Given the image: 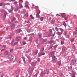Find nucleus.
Returning a JSON list of instances; mask_svg holds the SVG:
<instances>
[{
  "label": "nucleus",
  "mask_w": 77,
  "mask_h": 77,
  "mask_svg": "<svg viewBox=\"0 0 77 77\" xmlns=\"http://www.w3.org/2000/svg\"><path fill=\"white\" fill-rule=\"evenodd\" d=\"M0 12L2 13H3V12H5V13L4 14V17L3 19V20H5L6 17V14H8V13H7V12H6L5 10H4V9H1Z\"/></svg>",
  "instance_id": "obj_1"
},
{
  "label": "nucleus",
  "mask_w": 77,
  "mask_h": 77,
  "mask_svg": "<svg viewBox=\"0 0 77 77\" xmlns=\"http://www.w3.org/2000/svg\"><path fill=\"white\" fill-rule=\"evenodd\" d=\"M33 71V68L32 67H29V74H32Z\"/></svg>",
  "instance_id": "obj_2"
},
{
  "label": "nucleus",
  "mask_w": 77,
  "mask_h": 77,
  "mask_svg": "<svg viewBox=\"0 0 77 77\" xmlns=\"http://www.w3.org/2000/svg\"><path fill=\"white\" fill-rule=\"evenodd\" d=\"M54 51H53L52 52H51L49 53V57H53L54 55Z\"/></svg>",
  "instance_id": "obj_3"
},
{
  "label": "nucleus",
  "mask_w": 77,
  "mask_h": 77,
  "mask_svg": "<svg viewBox=\"0 0 77 77\" xmlns=\"http://www.w3.org/2000/svg\"><path fill=\"white\" fill-rule=\"evenodd\" d=\"M9 53L8 51H6L5 53V54L8 56V58L10 59V55H9Z\"/></svg>",
  "instance_id": "obj_4"
},
{
  "label": "nucleus",
  "mask_w": 77,
  "mask_h": 77,
  "mask_svg": "<svg viewBox=\"0 0 77 77\" xmlns=\"http://www.w3.org/2000/svg\"><path fill=\"white\" fill-rule=\"evenodd\" d=\"M76 62V60H73L72 61V63H70V65H73Z\"/></svg>",
  "instance_id": "obj_5"
},
{
  "label": "nucleus",
  "mask_w": 77,
  "mask_h": 77,
  "mask_svg": "<svg viewBox=\"0 0 77 77\" xmlns=\"http://www.w3.org/2000/svg\"><path fill=\"white\" fill-rule=\"evenodd\" d=\"M18 44V42H15V43H14V41H13L11 43V45H13V46H14V45H17Z\"/></svg>",
  "instance_id": "obj_6"
},
{
  "label": "nucleus",
  "mask_w": 77,
  "mask_h": 77,
  "mask_svg": "<svg viewBox=\"0 0 77 77\" xmlns=\"http://www.w3.org/2000/svg\"><path fill=\"white\" fill-rule=\"evenodd\" d=\"M36 61H34L32 62L31 65L32 66H35V65H36Z\"/></svg>",
  "instance_id": "obj_7"
},
{
  "label": "nucleus",
  "mask_w": 77,
  "mask_h": 77,
  "mask_svg": "<svg viewBox=\"0 0 77 77\" xmlns=\"http://www.w3.org/2000/svg\"><path fill=\"white\" fill-rule=\"evenodd\" d=\"M45 53L42 52L41 53L38 54V57H40V56H42V55H45Z\"/></svg>",
  "instance_id": "obj_8"
},
{
  "label": "nucleus",
  "mask_w": 77,
  "mask_h": 77,
  "mask_svg": "<svg viewBox=\"0 0 77 77\" xmlns=\"http://www.w3.org/2000/svg\"><path fill=\"white\" fill-rule=\"evenodd\" d=\"M52 59L54 62H56V61L57 60V59L56 58V57H55L54 56L52 57Z\"/></svg>",
  "instance_id": "obj_9"
},
{
  "label": "nucleus",
  "mask_w": 77,
  "mask_h": 77,
  "mask_svg": "<svg viewBox=\"0 0 77 77\" xmlns=\"http://www.w3.org/2000/svg\"><path fill=\"white\" fill-rule=\"evenodd\" d=\"M21 37H18L16 38V40H17V41H20V40H21Z\"/></svg>",
  "instance_id": "obj_10"
},
{
  "label": "nucleus",
  "mask_w": 77,
  "mask_h": 77,
  "mask_svg": "<svg viewBox=\"0 0 77 77\" xmlns=\"http://www.w3.org/2000/svg\"><path fill=\"white\" fill-rule=\"evenodd\" d=\"M66 50V48L65 47H63L62 48V51H63V52H65Z\"/></svg>",
  "instance_id": "obj_11"
},
{
  "label": "nucleus",
  "mask_w": 77,
  "mask_h": 77,
  "mask_svg": "<svg viewBox=\"0 0 77 77\" xmlns=\"http://www.w3.org/2000/svg\"><path fill=\"white\" fill-rule=\"evenodd\" d=\"M49 31L51 32V34H49L48 35V36L50 37V36H51L52 35V29H50Z\"/></svg>",
  "instance_id": "obj_12"
},
{
  "label": "nucleus",
  "mask_w": 77,
  "mask_h": 77,
  "mask_svg": "<svg viewBox=\"0 0 77 77\" xmlns=\"http://www.w3.org/2000/svg\"><path fill=\"white\" fill-rule=\"evenodd\" d=\"M10 60H13V59H14V57L12 55H10Z\"/></svg>",
  "instance_id": "obj_13"
},
{
  "label": "nucleus",
  "mask_w": 77,
  "mask_h": 77,
  "mask_svg": "<svg viewBox=\"0 0 77 77\" xmlns=\"http://www.w3.org/2000/svg\"><path fill=\"white\" fill-rule=\"evenodd\" d=\"M39 12L38 13H37V14L36 16L37 17H38V18H40V16H39V14H40V11H39Z\"/></svg>",
  "instance_id": "obj_14"
},
{
  "label": "nucleus",
  "mask_w": 77,
  "mask_h": 77,
  "mask_svg": "<svg viewBox=\"0 0 77 77\" xmlns=\"http://www.w3.org/2000/svg\"><path fill=\"white\" fill-rule=\"evenodd\" d=\"M11 9L10 11V12H12V11H13V9H14V7L12 6H11Z\"/></svg>",
  "instance_id": "obj_15"
},
{
  "label": "nucleus",
  "mask_w": 77,
  "mask_h": 77,
  "mask_svg": "<svg viewBox=\"0 0 77 77\" xmlns=\"http://www.w3.org/2000/svg\"><path fill=\"white\" fill-rule=\"evenodd\" d=\"M20 32H21V29H17L16 30V33H20Z\"/></svg>",
  "instance_id": "obj_16"
},
{
  "label": "nucleus",
  "mask_w": 77,
  "mask_h": 77,
  "mask_svg": "<svg viewBox=\"0 0 77 77\" xmlns=\"http://www.w3.org/2000/svg\"><path fill=\"white\" fill-rule=\"evenodd\" d=\"M51 23L52 24H54V23H55V20H52L51 21Z\"/></svg>",
  "instance_id": "obj_17"
},
{
  "label": "nucleus",
  "mask_w": 77,
  "mask_h": 77,
  "mask_svg": "<svg viewBox=\"0 0 77 77\" xmlns=\"http://www.w3.org/2000/svg\"><path fill=\"white\" fill-rule=\"evenodd\" d=\"M57 35H60L62 34V33L61 32H57Z\"/></svg>",
  "instance_id": "obj_18"
},
{
  "label": "nucleus",
  "mask_w": 77,
  "mask_h": 77,
  "mask_svg": "<svg viewBox=\"0 0 77 77\" xmlns=\"http://www.w3.org/2000/svg\"><path fill=\"white\" fill-rule=\"evenodd\" d=\"M43 74H45V71H44L42 72L41 74V76H42V75H43Z\"/></svg>",
  "instance_id": "obj_19"
},
{
  "label": "nucleus",
  "mask_w": 77,
  "mask_h": 77,
  "mask_svg": "<svg viewBox=\"0 0 77 77\" xmlns=\"http://www.w3.org/2000/svg\"><path fill=\"white\" fill-rule=\"evenodd\" d=\"M66 15H65V14L64 13H63L62 14V17H65Z\"/></svg>",
  "instance_id": "obj_20"
},
{
  "label": "nucleus",
  "mask_w": 77,
  "mask_h": 77,
  "mask_svg": "<svg viewBox=\"0 0 77 77\" xmlns=\"http://www.w3.org/2000/svg\"><path fill=\"white\" fill-rule=\"evenodd\" d=\"M53 47V45H51L50 47L48 49V50H50L51 48H52Z\"/></svg>",
  "instance_id": "obj_21"
},
{
  "label": "nucleus",
  "mask_w": 77,
  "mask_h": 77,
  "mask_svg": "<svg viewBox=\"0 0 77 77\" xmlns=\"http://www.w3.org/2000/svg\"><path fill=\"white\" fill-rule=\"evenodd\" d=\"M59 29H58L57 28V27H56L55 30H56V31H57V32H59Z\"/></svg>",
  "instance_id": "obj_22"
},
{
  "label": "nucleus",
  "mask_w": 77,
  "mask_h": 77,
  "mask_svg": "<svg viewBox=\"0 0 77 77\" xmlns=\"http://www.w3.org/2000/svg\"><path fill=\"white\" fill-rule=\"evenodd\" d=\"M25 7L26 8H29V5L27 4L25 5Z\"/></svg>",
  "instance_id": "obj_23"
},
{
  "label": "nucleus",
  "mask_w": 77,
  "mask_h": 77,
  "mask_svg": "<svg viewBox=\"0 0 77 77\" xmlns=\"http://www.w3.org/2000/svg\"><path fill=\"white\" fill-rule=\"evenodd\" d=\"M25 15L26 17H27L28 16H29V15L28 14V13H26V14H25Z\"/></svg>",
  "instance_id": "obj_24"
},
{
  "label": "nucleus",
  "mask_w": 77,
  "mask_h": 77,
  "mask_svg": "<svg viewBox=\"0 0 77 77\" xmlns=\"http://www.w3.org/2000/svg\"><path fill=\"white\" fill-rule=\"evenodd\" d=\"M20 7L19 8H23V5L21 4H19Z\"/></svg>",
  "instance_id": "obj_25"
},
{
  "label": "nucleus",
  "mask_w": 77,
  "mask_h": 77,
  "mask_svg": "<svg viewBox=\"0 0 77 77\" xmlns=\"http://www.w3.org/2000/svg\"><path fill=\"white\" fill-rule=\"evenodd\" d=\"M53 43V41H51L48 42V44H51Z\"/></svg>",
  "instance_id": "obj_26"
},
{
  "label": "nucleus",
  "mask_w": 77,
  "mask_h": 77,
  "mask_svg": "<svg viewBox=\"0 0 77 77\" xmlns=\"http://www.w3.org/2000/svg\"><path fill=\"white\" fill-rule=\"evenodd\" d=\"M63 26H66V23H65V22H63Z\"/></svg>",
  "instance_id": "obj_27"
},
{
  "label": "nucleus",
  "mask_w": 77,
  "mask_h": 77,
  "mask_svg": "<svg viewBox=\"0 0 77 77\" xmlns=\"http://www.w3.org/2000/svg\"><path fill=\"white\" fill-rule=\"evenodd\" d=\"M59 30H60L61 32H63V29L62 28H59Z\"/></svg>",
  "instance_id": "obj_28"
},
{
  "label": "nucleus",
  "mask_w": 77,
  "mask_h": 77,
  "mask_svg": "<svg viewBox=\"0 0 77 77\" xmlns=\"http://www.w3.org/2000/svg\"><path fill=\"white\" fill-rule=\"evenodd\" d=\"M58 65H61V63L60 62V61H58Z\"/></svg>",
  "instance_id": "obj_29"
},
{
  "label": "nucleus",
  "mask_w": 77,
  "mask_h": 77,
  "mask_svg": "<svg viewBox=\"0 0 77 77\" xmlns=\"http://www.w3.org/2000/svg\"><path fill=\"white\" fill-rule=\"evenodd\" d=\"M18 10V8H16L14 9V11L17 12V11Z\"/></svg>",
  "instance_id": "obj_30"
},
{
  "label": "nucleus",
  "mask_w": 77,
  "mask_h": 77,
  "mask_svg": "<svg viewBox=\"0 0 77 77\" xmlns=\"http://www.w3.org/2000/svg\"><path fill=\"white\" fill-rule=\"evenodd\" d=\"M30 17H31V18H32V19H34V17H33V16H32V15H30Z\"/></svg>",
  "instance_id": "obj_31"
},
{
  "label": "nucleus",
  "mask_w": 77,
  "mask_h": 77,
  "mask_svg": "<svg viewBox=\"0 0 77 77\" xmlns=\"http://www.w3.org/2000/svg\"><path fill=\"white\" fill-rule=\"evenodd\" d=\"M74 41V38H72L71 40V41L72 42H73Z\"/></svg>",
  "instance_id": "obj_32"
},
{
  "label": "nucleus",
  "mask_w": 77,
  "mask_h": 77,
  "mask_svg": "<svg viewBox=\"0 0 77 77\" xmlns=\"http://www.w3.org/2000/svg\"><path fill=\"white\" fill-rule=\"evenodd\" d=\"M10 4L9 3H5V5H9Z\"/></svg>",
  "instance_id": "obj_33"
},
{
  "label": "nucleus",
  "mask_w": 77,
  "mask_h": 77,
  "mask_svg": "<svg viewBox=\"0 0 77 77\" xmlns=\"http://www.w3.org/2000/svg\"><path fill=\"white\" fill-rule=\"evenodd\" d=\"M38 54V50H37L36 52L34 54Z\"/></svg>",
  "instance_id": "obj_34"
},
{
  "label": "nucleus",
  "mask_w": 77,
  "mask_h": 77,
  "mask_svg": "<svg viewBox=\"0 0 77 77\" xmlns=\"http://www.w3.org/2000/svg\"><path fill=\"white\" fill-rule=\"evenodd\" d=\"M39 37L40 38H41V37H42V35L41 34H39Z\"/></svg>",
  "instance_id": "obj_35"
},
{
  "label": "nucleus",
  "mask_w": 77,
  "mask_h": 77,
  "mask_svg": "<svg viewBox=\"0 0 77 77\" xmlns=\"http://www.w3.org/2000/svg\"><path fill=\"white\" fill-rule=\"evenodd\" d=\"M44 19V17H42V18L40 19L41 21H43V19Z\"/></svg>",
  "instance_id": "obj_36"
},
{
  "label": "nucleus",
  "mask_w": 77,
  "mask_h": 77,
  "mask_svg": "<svg viewBox=\"0 0 77 77\" xmlns=\"http://www.w3.org/2000/svg\"><path fill=\"white\" fill-rule=\"evenodd\" d=\"M23 60L24 63H26V61H25V58H23Z\"/></svg>",
  "instance_id": "obj_37"
},
{
  "label": "nucleus",
  "mask_w": 77,
  "mask_h": 77,
  "mask_svg": "<svg viewBox=\"0 0 77 77\" xmlns=\"http://www.w3.org/2000/svg\"><path fill=\"white\" fill-rule=\"evenodd\" d=\"M72 72L73 74H75V71H72Z\"/></svg>",
  "instance_id": "obj_38"
},
{
  "label": "nucleus",
  "mask_w": 77,
  "mask_h": 77,
  "mask_svg": "<svg viewBox=\"0 0 77 77\" xmlns=\"http://www.w3.org/2000/svg\"><path fill=\"white\" fill-rule=\"evenodd\" d=\"M2 47H4V48H6V46L5 45H2Z\"/></svg>",
  "instance_id": "obj_39"
},
{
  "label": "nucleus",
  "mask_w": 77,
  "mask_h": 77,
  "mask_svg": "<svg viewBox=\"0 0 77 77\" xmlns=\"http://www.w3.org/2000/svg\"><path fill=\"white\" fill-rule=\"evenodd\" d=\"M16 20V19H15V17H14L12 19V21H15V20Z\"/></svg>",
  "instance_id": "obj_40"
},
{
  "label": "nucleus",
  "mask_w": 77,
  "mask_h": 77,
  "mask_svg": "<svg viewBox=\"0 0 77 77\" xmlns=\"http://www.w3.org/2000/svg\"><path fill=\"white\" fill-rule=\"evenodd\" d=\"M73 45V47L72 48L73 49H75V46H74V45Z\"/></svg>",
  "instance_id": "obj_41"
},
{
  "label": "nucleus",
  "mask_w": 77,
  "mask_h": 77,
  "mask_svg": "<svg viewBox=\"0 0 77 77\" xmlns=\"http://www.w3.org/2000/svg\"><path fill=\"white\" fill-rule=\"evenodd\" d=\"M3 3L2 2L0 3V6H2V5H3Z\"/></svg>",
  "instance_id": "obj_42"
},
{
  "label": "nucleus",
  "mask_w": 77,
  "mask_h": 77,
  "mask_svg": "<svg viewBox=\"0 0 77 77\" xmlns=\"http://www.w3.org/2000/svg\"><path fill=\"white\" fill-rule=\"evenodd\" d=\"M72 77H75V75L74 74H72Z\"/></svg>",
  "instance_id": "obj_43"
},
{
  "label": "nucleus",
  "mask_w": 77,
  "mask_h": 77,
  "mask_svg": "<svg viewBox=\"0 0 77 77\" xmlns=\"http://www.w3.org/2000/svg\"><path fill=\"white\" fill-rule=\"evenodd\" d=\"M61 44H62V45H63V44H64V42H62V41L61 42Z\"/></svg>",
  "instance_id": "obj_44"
},
{
  "label": "nucleus",
  "mask_w": 77,
  "mask_h": 77,
  "mask_svg": "<svg viewBox=\"0 0 77 77\" xmlns=\"http://www.w3.org/2000/svg\"><path fill=\"white\" fill-rule=\"evenodd\" d=\"M57 47V45H55L54 47V48H56Z\"/></svg>",
  "instance_id": "obj_45"
},
{
  "label": "nucleus",
  "mask_w": 77,
  "mask_h": 77,
  "mask_svg": "<svg viewBox=\"0 0 77 77\" xmlns=\"http://www.w3.org/2000/svg\"><path fill=\"white\" fill-rule=\"evenodd\" d=\"M8 39H10V35H8L7 37Z\"/></svg>",
  "instance_id": "obj_46"
},
{
  "label": "nucleus",
  "mask_w": 77,
  "mask_h": 77,
  "mask_svg": "<svg viewBox=\"0 0 77 77\" xmlns=\"http://www.w3.org/2000/svg\"><path fill=\"white\" fill-rule=\"evenodd\" d=\"M67 33H68V32L67 31H65L64 32V35H66Z\"/></svg>",
  "instance_id": "obj_47"
},
{
  "label": "nucleus",
  "mask_w": 77,
  "mask_h": 77,
  "mask_svg": "<svg viewBox=\"0 0 77 77\" xmlns=\"http://www.w3.org/2000/svg\"><path fill=\"white\" fill-rule=\"evenodd\" d=\"M14 4L15 5L17 4V1H15L14 3Z\"/></svg>",
  "instance_id": "obj_48"
},
{
  "label": "nucleus",
  "mask_w": 77,
  "mask_h": 77,
  "mask_svg": "<svg viewBox=\"0 0 77 77\" xmlns=\"http://www.w3.org/2000/svg\"><path fill=\"white\" fill-rule=\"evenodd\" d=\"M44 48H42L41 50V51H44Z\"/></svg>",
  "instance_id": "obj_49"
},
{
  "label": "nucleus",
  "mask_w": 77,
  "mask_h": 77,
  "mask_svg": "<svg viewBox=\"0 0 77 77\" xmlns=\"http://www.w3.org/2000/svg\"><path fill=\"white\" fill-rule=\"evenodd\" d=\"M60 75L61 76L63 75V73H61L60 74Z\"/></svg>",
  "instance_id": "obj_50"
},
{
  "label": "nucleus",
  "mask_w": 77,
  "mask_h": 77,
  "mask_svg": "<svg viewBox=\"0 0 77 77\" xmlns=\"http://www.w3.org/2000/svg\"><path fill=\"white\" fill-rule=\"evenodd\" d=\"M28 3H29V2H25V5H27V4H28Z\"/></svg>",
  "instance_id": "obj_51"
},
{
  "label": "nucleus",
  "mask_w": 77,
  "mask_h": 77,
  "mask_svg": "<svg viewBox=\"0 0 77 77\" xmlns=\"http://www.w3.org/2000/svg\"><path fill=\"white\" fill-rule=\"evenodd\" d=\"M72 66H70L69 68L70 69H72Z\"/></svg>",
  "instance_id": "obj_52"
},
{
  "label": "nucleus",
  "mask_w": 77,
  "mask_h": 77,
  "mask_svg": "<svg viewBox=\"0 0 77 77\" xmlns=\"http://www.w3.org/2000/svg\"><path fill=\"white\" fill-rule=\"evenodd\" d=\"M23 45H24L25 44H26V43L25 42H23Z\"/></svg>",
  "instance_id": "obj_53"
},
{
  "label": "nucleus",
  "mask_w": 77,
  "mask_h": 77,
  "mask_svg": "<svg viewBox=\"0 0 77 77\" xmlns=\"http://www.w3.org/2000/svg\"><path fill=\"white\" fill-rule=\"evenodd\" d=\"M73 33H74V34H76L77 33L76 32L74 31L73 32Z\"/></svg>",
  "instance_id": "obj_54"
},
{
  "label": "nucleus",
  "mask_w": 77,
  "mask_h": 77,
  "mask_svg": "<svg viewBox=\"0 0 77 77\" xmlns=\"http://www.w3.org/2000/svg\"><path fill=\"white\" fill-rule=\"evenodd\" d=\"M37 60L38 61H40V58H38Z\"/></svg>",
  "instance_id": "obj_55"
},
{
  "label": "nucleus",
  "mask_w": 77,
  "mask_h": 77,
  "mask_svg": "<svg viewBox=\"0 0 77 77\" xmlns=\"http://www.w3.org/2000/svg\"><path fill=\"white\" fill-rule=\"evenodd\" d=\"M56 16H57V17H59V15L57 14L56 15Z\"/></svg>",
  "instance_id": "obj_56"
},
{
  "label": "nucleus",
  "mask_w": 77,
  "mask_h": 77,
  "mask_svg": "<svg viewBox=\"0 0 77 77\" xmlns=\"http://www.w3.org/2000/svg\"><path fill=\"white\" fill-rule=\"evenodd\" d=\"M28 32H30V29L28 30Z\"/></svg>",
  "instance_id": "obj_57"
},
{
  "label": "nucleus",
  "mask_w": 77,
  "mask_h": 77,
  "mask_svg": "<svg viewBox=\"0 0 77 77\" xmlns=\"http://www.w3.org/2000/svg\"><path fill=\"white\" fill-rule=\"evenodd\" d=\"M65 20H67V17H66L64 18Z\"/></svg>",
  "instance_id": "obj_58"
},
{
  "label": "nucleus",
  "mask_w": 77,
  "mask_h": 77,
  "mask_svg": "<svg viewBox=\"0 0 77 77\" xmlns=\"http://www.w3.org/2000/svg\"><path fill=\"white\" fill-rule=\"evenodd\" d=\"M15 0H11V2H15Z\"/></svg>",
  "instance_id": "obj_59"
},
{
  "label": "nucleus",
  "mask_w": 77,
  "mask_h": 77,
  "mask_svg": "<svg viewBox=\"0 0 77 77\" xmlns=\"http://www.w3.org/2000/svg\"><path fill=\"white\" fill-rule=\"evenodd\" d=\"M27 58H28V59H29L30 58V57H27Z\"/></svg>",
  "instance_id": "obj_60"
},
{
  "label": "nucleus",
  "mask_w": 77,
  "mask_h": 77,
  "mask_svg": "<svg viewBox=\"0 0 77 77\" xmlns=\"http://www.w3.org/2000/svg\"><path fill=\"white\" fill-rule=\"evenodd\" d=\"M13 50V49H11L10 50V51H12Z\"/></svg>",
  "instance_id": "obj_61"
},
{
  "label": "nucleus",
  "mask_w": 77,
  "mask_h": 77,
  "mask_svg": "<svg viewBox=\"0 0 77 77\" xmlns=\"http://www.w3.org/2000/svg\"><path fill=\"white\" fill-rule=\"evenodd\" d=\"M62 40H63V41H65V39L64 38H62Z\"/></svg>",
  "instance_id": "obj_62"
},
{
  "label": "nucleus",
  "mask_w": 77,
  "mask_h": 77,
  "mask_svg": "<svg viewBox=\"0 0 77 77\" xmlns=\"http://www.w3.org/2000/svg\"><path fill=\"white\" fill-rule=\"evenodd\" d=\"M25 22L26 23H29V21H25Z\"/></svg>",
  "instance_id": "obj_63"
},
{
  "label": "nucleus",
  "mask_w": 77,
  "mask_h": 77,
  "mask_svg": "<svg viewBox=\"0 0 77 77\" xmlns=\"http://www.w3.org/2000/svg\"><path fill=\"white\" fill-rule=\"evenodd\" d=\"M27 39V37H25L24 38V39Z\"/></svg>",
  "instance_id": "obj_64"
}]
</instances>
